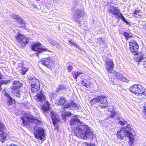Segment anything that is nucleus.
Wrapping results in <instances>:
<instances>
[{"label":"nucleus","instance_id":"1","mask_svg":"<svg viewBox=\"0 0 146 146\" xmlns=\"http://www.w3.org/2000/svg\"><path fill=\"white\" fill-rule=\"evenodd\" d=\"M70 123L71 128L77 137L86 139L93 136V133L89 127L81 125L78 118L75 117L71 119Z\"/></svg>","mask_w":146,"mask_h":146},{"label":"nucleus","instance_id":"2","mask_svg":"<svg viewBox=\"0 0 146 146\" xmlns=\"http://www.w3.org/2000/svg\"><path fill=\"white\" fill-rule=\"evenodd\" d=\"M21 119L22 120L23 123L24 125L27 124V121H29L31 123H33L36 124V125L34 127L35 131L34 133V135L35 137L40 140H41L44 137V130L41 127H39L40 121L37 119H35L33 116L27 114L25 115L24 117H21Z\"/></svg>","mask_w":146,"mask_h":146},{"label":"nucleus","instance_id":"3","mask_svg":"<svg viewBox=\"0 0 146 146\" xmlns=\"http://www.w3.org/2000/svg\"><path fill=\"white\" fill-rule=\"evenodd\" d=\"M106 98V96H98L92 99L91 100L90 103L92 105H93L96 103L99 102L100 107L101 108H104L107 106L108 104Z\"/></svg>","mask_w":146,"mask_h":146},{"label":"nucleus","instance_id":"4","mask_svg":"<svg viewBox=\"0 0 146 146\" xmlns=\"http://www.w3.org/2000/svg\"><path fill=\"white\" fill-rule=\"evenodd\" d=\"M129 91L131 92L137 94H142V96H146V93L145 92V90L142 86L139 84L131 86L129 88Z\"/></svg>","mask_w":146,"mask_h":146},{"label":"nucleus","instance_id":"5","mask_svg":"<svg viewBox=\"0 0 146 146\" xmlns=\"http://www.w3.org/2000/svg\"><path fill=\"white\" fill-rule=\"evenodd\" d=\"M29 79V82L31 84L32 91L33 92H37L40 88L39 81L33 76L30 77Z\"/></svg>","mask_w":146,"mask_h":146},{"label":"nucleus","instance_id":"6","mask_svg":"<svg viewBox=\"0 0 146 146\" xmlns=\"http://www.w3.org/2000/svg\"><path fill=\"white\" fill-rule=\"evenodd\" d=\"M131 126L129 124L127 125L125 127H123L121 128L119 131L117 132L116 135L117 137L119 139H122L125 136H126V133L128 132H132L130 131L131 130L132 128Z\"/></svg>","mask_w":146,"mask_h":146},{"label":"nucleus","instance_id":"7","mask_svg":"<svg viewBox=\"0 0 146 146\" xmlns=\"http://www.w3.org/2000/svg\"><path fill=\"white\" fill-rule=\"evenodd\" d=\"M15 38L21 44L22 47L25 46L28 42L25 36L18 32L15 36Z\"/></svg>","mask_w":146,"mask_h":146},{"label":"nucleus","instance_id":"8","mask_svg":"<svg viewBox=\"0 0 146 146\" xmlns=\"http://www.w3.org/2000/svg\"><path fill=\"white\" fill-rule=\"evenodd\" d=\"M130 50L131 52L133 53L134 55L138 54V50L139 46L137 42L134 40H131L129 42Z\"/></svg>","mask_w":146,"mask_h":146},{"label":"nucleus","instance_id":"9","mask_svg":"<svg viewBox=\"0 0 146 146\" xmlns=\"http://www.w3.org/2000/svg\"><path fill=\"white\" fill-rule=\"evenodd\" d=\"M5 127L3 123L0 122V132H2L0 133V140L2 143L4 142L6 139L9 138L8 135L5 132H4Z\"/></svg>","mask_w":146,"mask_h":146},{"label":"nucleus","instance_id":"10","mask_svg":"<svg viewBox=\"0 0 146 146\" xmlns=\"http://www.w3.org/2000/svg\"><path fill=\"white\" fill-rule=\"evenodd\" d=\"M114 63L111 59H108L105 62V67L106 70L110 74H112L115 71L113 70L114 67Z\"/></svg>","mask_w":146,"mask_h":146},{"label":"nucleus","instance_id":"11","mask_svg":"<svg viewBox=\"0 0 146 146\" xmlns=\"http://www.w3.org/2000/svg\"><path fill=\"white\" fill-rule=\"evenodd\" d=\"M53 60V58L51 57H49L47 58H43L39 62L40 63L45 66H46L49 68L50 67L49 64L52 63Z\"/></svg>","mask_w":146,"mask_h":146},{"label":"nucleus","instance_id":"12","mask_svg":"<svg viewBox=\"0 0 146 146\" xmlns=\"http://www.w3.org/2000/svg\"><path fill=\"white\" fill-rule=\"evenodd\" d=\"M32 49L34 51H37L39 53L44 51H50L46 48H44L41 47V44L40 43L35 44L32 46Z\"/></svg>","mask_w":146,"mask_h":146},{"label":"nucleus","instance_id":"13","mask_svg":"<svg viewBox=\"0 0 146 146\" xmlns=\"http://www.w3.org/2000/svg\"><path fill=\"white\" fill-rule=\"evenodd\" d=\"M112 74L115 76L116 78L118 80L122 82H128L129 81L124 77L121 74L115 71Z\"/></svg>","mask_w":146,"mask_h":146},{"label":"nucleus","instance_id":"14","mask_svg":"<svg viewBox=\"0 0 146 146\" xmlns=\"http://www.w3.org/2000/svg\"><path fill=\"white\" fill-rule=\"evenodd\" d=\"M108 11L111 14L117 17L121 13L120 10L117 7L113 6H111L108 8Z\"/></svg>","mask_w":146,"mask_h":146},{"label":"nucleus","instance_id":"15","mask_svg":"<svg viewBox=\"0 0 146 146\" xmlns=\"http://www.w3.org/2000/svg\"><path fill=\"white\" fill-rule=\"evenodd\" d=\"M51 117L53 121V124L54 126L59 121V116L57 113L53 111H50Z\"/></svg>","mask_w":146,"mask_h":146},{"label":"nucleus","instance_id":"16","mask_svg":"<svg viewBox=\"0 0 146 146\" xmlns=\"http://www.w3.org/2000/svg\"><path fill=\"white\" fill-rule=\"evenodd\" d=\"M126 137L129 139V146H133L134 141V137L132 132H127L126 133Z\"/></svg>","mask_w":146,"mask_h":146},{"label":"nucleus","instance_id":"17","mask_svg":"<svg viewBox=\"0 0 146 146\" xmlns=\"http://www.w3.org/2000/svg\"><path fill=\"white\" fill-rule=\"evenodd\" d=\"M10 17L13 19H14L17 20L18 21L21 25V27H23L25 24V22L24 21L20 18L19 16L13 13H11L10 15Z\"/></svg>","mask_w":146,"mask_h":146},{"label":"nucleus","instance_id":"18","mask_svg":"<svg viewBox=\"0 0 146 146\" xmlns=\"http://www.w3.org/2000/svg\"><path fill=\"white\" fill-rule=\"evenodd\" d=\"M37 100L41 102H44L46 100V98L43 92L41 91L40 92L38 93L37 95Z\"/></svg>","mask_w":146,"mask_h":146},{"label":"nucleus","instance_id":"19","mask_svg":"<svg viewBox=\"0 0 146 146\" xmlns=\"http://www.w3.org/2000/svg\"><path fill=\"white\" fill-rule=\"evenodd\" d=\"M62 107H63L64 108H70L72 109V108L77 109L78 108L77 105L73 102H72L70 103L67 104L66 105L64 106H63Z\"/></svg>","mask_w":146,"mask_h":146},{"label":"nucleus","instance_id":"20","mask_svg":"<svg viewBox=\"0 0 146 146\" xmlns=\"http://www.w3.org/2000/svg\"><path fill=\"white\" fill-rule=\"evenodd\" d=\"M82 11L80 10L77 9V10L75 11L74 13L73 18L75 20H76L79 19L80 17H81L82 15Z\"/></svg>","mask_w":146,"mask_h":146},{"label":"nucleus","instance_id":"21","mask_svg":"<svg viewBox=\"0 0 146 146\" xmlns=\"http://www.w3.org/2000/svg\"><path fill=\"white\" fill-rule=\"evenodd\" d=\"M22 84L19 81H14L13 82V85L10 88V89H18L20 88Z\"/></svg>","mask_w":146,"mask_h":146},{"label":"nucleus","instance_id":"22","mask_svg":"<svg viewBox=\"0 0 146 146\" xmlns=\"http://www.w3.org/2000/svg\"><path fill=\"white\" fill-rule=\"evenodd\" d=\"M15 103V100L11 97L7 98V104L9 106H11L12 104H14Z\"/></svg>","mask_w":146,"mask_h":146},{"label":"nucleus","instance_id":"23","mask_svg":"<svg viewBox=\"0 0 146 146\" xmlns=\"http://www.w3.org/2000/svg\"><path fill=\"white\" fill-rule=\"evenodd\" d=\"M44 102H45V104L42 107V109L44 111H46L49 110V106L50 105L47 101H45Z\"/></svg>","mask_w":146,"mask_h":146},{"label":"nucleus","instance_id":"24","mask_svg":"<svg viewBox=\"0 0 146 146\" xmlns=\"http://www.w3.org/2000/svg\"><path fill=\"white\" fill-rule=\"evenodd\" d=\"M62 108H63V109H62V115L63 119L64 120L66 116L69 117L72 114L70 112L67 113L66 112H64V111H65V108H64L62 106Z\"/></svg>","mask_w":146,"mask_h":146},{"label":"nucleus","instance_id":"25","mask_svg":"<svg viewBox=\"0 0 146 146\" xmlns=\"http://www.w3.org/2000/svg\"><path fill=\"white\" fill-rule=\"evenodd\" d=\"M11 92L13 93L15 96L17 97H20V92L17 89H11Z\"/></svg>","mask_w":146,"mask_h":146},{"label":"nucleus","instance_id":"26","mask_svg":"<svg viewBox=\"0 0 146 146\" xmlns=\"http://www.w3.org/2000/svg\"><path fill=\"white\" fill-rule=\"evenodd\" d=\"M66 102L65 100L62 97H61L57 102L58 105H63Z\"/></svg>","mask_w":146,"mask_h":146},{"label":"nucleus","instance_id":"27","mask_svg":"<svg viewBox=\"0 0 146 146\" xmlns=\"http://www.w3.org/2000/svg\"><path fill=\"white\" fill-rule=\"evenodd\" d=\"M81 84L82 86H85L87 88H89L90 87L91 83H88L87 84L85 81H82Z\"/></svg>","mask_w":146,"mask_h":146},{"label":"nucleus","instance_id":"28","mask_svg":"<svg viewBox=\"0 0 146 146\" xmlns=\"http://www.w3.org/2000/svg\"><path fill=\"white\" fill-rule=\"evenodd\" d=\"M118 17L119 18H121L124 22H125L127 24H129L128 22L125 20V17L123 16L121 13Z\"/></svg>","mask_w":146,"mask_h":146},{"label":"nucleus","instance_id":"29","mask_svg":"<svg viewBox=\"0 0 146 146\" xmlns=\"http://www.w3.org/2000/svg\"><path fill=\"white\" fill-rule=\"evenodd\" d=\"M118 17L119 18H121L124 22H125L127 24H129L128 22L125 20V17L123 16L121 13Z\"/></svg>","mask_w":146,"mask_h":146},{"label":"nucleus","instance_id":"30","mask_svg":"<svg viewBox=\"0 0 146 146\" xmlns=\"http://www.w3.org/2000/svg\"><path fill=\"white\" fill-rule=\"evenodd\" d=\"M83 74L82 72H75L74 73V77L76 79L78 76H79L80 75Z\"/></svg>","mask_w":146,"mask_h":146},{"label":"nucleus","instance_id":"31","mask_svg":"<svg viewBox=\"0 0 146 146\" xmlns=\"http://www.w3.org/2000/svg\"><path fill=\"white\" fill-rule=\"evenodd\" d=\"M141 11L139 10H136L134 12L133 14L135 17H137V15L138 16H140V13Z\"/></svg>","mask_w":146,"mask_h":146},{"label":"nucleus","instance_id":"32","mask_svg":"<svg viewBox=\"0 0 146 146\" xmlns=\"http://www.w3.org/2000/svg\"><path fill=\"white\" fill-rule=\"evenodd\" d=\"M21 72L23 74V75H24L25 74L26 72L28 70V69L27 68L22 67L21 68Z\"/></svg>","mask_w":146,"mask_h":146},{"label":"nucleus","instance_id":"33","mask_svg":"<svg viewBox=\"0 0 146 146\" xmlns=\"http://www.w3.org/2000/svg\"><path fill=\"white\" fill-rule=\"evenodd\" d=\"M123 35L126 38L127 40H128V38L132 37L131 36L129 35L128 33L125 32H124Z\"/></svg>","mask_w":146,"mask_h":146},{"label":"nucleus","instance_id":"34","mask_svg":"<svg viewBox=\"0 0 146 146\" xmlns=\"http://www.w3.org/2000/svg\"><path fill=\"white\" fill-rule=\"evenodd\" d=\"M115 114V112L113 109H112L111 111H110V117H113Z\"/></svg>","mask_w":146,"mask_h":146},{"label":"nucleus","instance_id":"35","mask_svg":"<svg viewBox=\"0 0 146 146\" xmlns=\"http://www.w3.org/2000/svg\"><path fill=\"white\" fill-rule=\"evenodd\" d=\"M49 42L51 44L53 45H58V43L56 42L55 40H50L49 41Z\"/></svg>","mask_w":146,"mask_h":146},{"label":"nucleus","instance_id":"36","mask_svg":"<svg viewBox=\"0 0 146 146\" xmlns=\"http://www.w3.org/2000/svg\"><path fill=\"white\" fill-rule=\"evenodd\" d=\"M10 81H8V80H3L1 81L0 82V84H7Z\"/></svg>","mask_w":146,"mask_h":146},{"label":"nucleus","instance_id":"37","mask_svg":"<svg viewBox=\"0 0 146 146\" xmlns=\"http://www.w3.org/2000/svg\"><path fill=\"white\" fill-rule=\"evenodd\" d=\"M98 40L100 44H102L104 43V40L102 38H99L98 39Z\"/></svg>","mask_w":146,"mask_h":146},{"label":"nucleus","instance_id":"38","mask_svg":"<svg viewBox=\"0 0 146 146\" xmlns=\"http://www.w3.org/2000/svg\"><path fill=\"white\" fill-rule=\"evenodd\" d=\"M127 121H119V123L121 125H124L127 123Z\"/></svg>","mask_w":146,"mask_h":146},{"label":"nucleus","instance_id":"39","mask_svg":"<svg viewBox=\"0 0 146 146\" xmlns=\"http://www.w3.org/2000/svg\"><path fill=\"white\" fill-rule=\"evenodd\" d=\"M73 69V67L72 66H69L68 68V71L69 72H71V70Z\"/></svg>","mask_w":146,"mask_h":146},{"label":"nucleus","instance_id":"40","mask_svg":"<svg viewBox=\"0 0 146 146\" xmlns=\"http://www.w3.org/2000/svg\"><path fill=\"white\" fill-rule=\"evenodd\" d=\"M69 42L70 44L72 45H74L76 46V47H77V45L76 44L74 43L71 40H70L68 41Z\"/></svg>","mask_w":146,"mask_h":146},{"label":"nucleus","instance_id":"41","mask_svg":"<svg viewBox=\"0 0 146 146\" xmlns=\"http://www.w3.org/2000/svg\"><path fill=\"white\" fill-rule=\"evenodd\" d=\"M65 88L62 85H59V90H60Z\"/></svg>","mask_w":146,"mask_h":146},{"label":"nucleus","instance_id":"42","mask_svg":"<svg viewBox=\"0 0 146 146\" xmlns=\"http://www.w3.org/2000/svg\"><path fill=\"white\" fill-rule=\"evenodd\" d=\"M144 112H145V118H146V103H145V104L144 106Z\"/></svg>","mask_w":146,"mask_h":146},{"label":"nucleus","instance_id":"43","mask_svg":"<svg viewBox=\"0 0 146 146\" xmlns=\"http://www.w3.org/2000/svg\"><path fill=\"white\" fill-rule=\"evenodd\" d=\"M5 95L7 97H8V98H9V97H11L7 93H5Z\"/></svg>","mask_w":146,"mask_h":146},{"label":"nucleus","instance_id":"44","mask_svg":"<svg viewBox=\"0 0 146 146\" xmlns=\"http://www.w3.org/2000/svg\"><path fill=\"white\" fill-rule=\"evenodd\" d=\"M2 74L0 73V80L2 79Z\"/></svg>","mask_w":146,"mask_h":146},{"label":"nucleus","instance_id":"45","mask_svg":"<svg viewBox=\"0 0 146 146\" xmlns=\"http://www.w3.org/2000/svg\"><path fill=\"white\" fill-rule=\"evenodd\" d=\"M142 58L141 57H140V58L139 59V61H141V60H142Z\"/></svg>","mask_w":146,"mask_h":146},{"label":"nucleus","instance_id":"46","mask_svg":"<svg viewBox=\"0 0 146 146\" xmlns=\"http://www.w3.org/2000/svg\"><path fill=\"white\" fill-rule=\"evenodd\" d=\"M1 89H2V88L1 87V86H0V91H1Z\"/></svg>","mask_w":146,"mask_h":146}]
</instances>
